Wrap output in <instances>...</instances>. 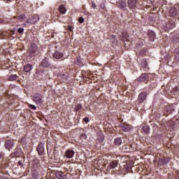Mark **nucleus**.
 I'll return each instance as SVG.
<instances>
[{"label":"nucleus","instance_id":"obj_5","mask_svg":"<svg viewBox=\"0 0 179 179\" xmlns=\"http://www.w3.org/2000/svg\"><path fill=\"white\" fill-rule=\"evenodd\" d=\"M174 27H176V18L170 20L164 27V29L165 31H169V30H171V29H174Z\"/></svg>","mask_w":179,"mask_h":179},{"label":"nucleus","instance_id":"obj_13","mask_svg":"<svg viewBox=\"0 0 179 179\" xmlns=\"http://www.w3.org/2000/svg\"><path fill=\"white\" fill-rule=\"evenodd\" d=\"M55 176L56 178H58V179H66V175H65V173H64L62 171H56L55 172Z\"/></svg>","mask_w":179,"mask_h":179},{"label":"nucleus","instance_id":"obj_3","mask_svg":"<svg viewBox=\"0 0 179 179\" xmlns=\"http://www.w3.org/2000/svg\"><path fill=\"white\" fill-rule=\"evenodd\" d=\"M39 67L45 68V69H48V68L51 67V62H50V59L48 57H45L41 59L39 62Z\"/></svg>","mask_w":179,"mask_h":179},{"label":"nucleus","instance_id":"obj_6","mask_svg":"<svg viewBox=\"0 0 179 179\" xmlns=\"http://www.w3.org/2000/svg\"><path fill=\"white\" fill-rule=\"evenodd\" d=\"M169 126L171 128H173V129H176V128H178L179 125V118L177 117H173L169 121Z\"/></svg>","mask_w":179,"mask_h":179},{"label":"nucleus","instance_id":"obj_50","mask_svg":"<svg viewBox=\"0 0 179 179\" xmlns=\"http://www.w3.org/2000/svg\"><path fill=\"white\" fill-rule=\"evenodd\" d=\"M7 1H10V0H7Z\"/></svg>","mask_w":179,"mask_h":179},{"label":"nucleus","instance_id":"obj_44","mask_svg":"<svg viewBox=\"0 0 179 179\" xmlns=\"http://www.w3.org/2000/svg\"><path fill=\"white\" fill-rule=\"evenodd\" d=\"M17 164H19V166H23V164L22 163L21 161H19V162H17Z\"/></svg>","mask_w":179,"mask_h":179},{"label":"nucleus","instance_id":"obj_37","mask_svg":"<svg viewBox=\"0 0 179 179\" xmlns=\"http://www.w3.org/2000/svg\"><path fill=\"white\" fill-rule=\"evenodd\" d=\"M23 31H24V29H23V28H19L17 29V33H19L20 34H22V33H23Z\"/></svg>","mask_w":179,"mask_h":179},{"label":"nucleus","instance_id":"obj_40","mask_svg":"<svg viewBox=\"0 0 179 179\" xmlns=\"http://www.w3.org/2000/svg\"><path fill=\"white\" fill-rule=\"evenodd\" d=\"M67 29L69 31H73V27L71 26V25H69L67 27Z\"/></svg>","mask_w":179,"mask_h":179},{"label":"nucleus","instance_id":"obj_35","mask_svg":"<svg viewBox=\"0 0 179 179\" xmlns=\"http://www.w3.org/2000/svg\"><path fill=\"white\" fill-rule=\"evenodd\" d=\"M29 107L31 108V110H37V107L33 104H29Z\"/></svg>","mask_w":179,"mask_h":179},{"label":"nucleus","instance_id":"obj_26","mask_svg":"<svg viewBox=\"0 0 179 179\" xmlns=\"http://www.w3.org/2000/svg\"><path fill=\"white\" fill-rule=\"evenodd\" d=\"M13 147V143H12V141L10 140H8L6 143V149H8V150H10V149H12Z\"/></svg>","mask_w":179,"mask_h":179},{"label":"nucleus","instance_id":"obj_14","mask_svg":"<svg viewBox=\"0 0 179 179\" xmlns=\"http://www.w3.org/2000/svg\"><path fill=\"white\" fill-rule=\"evenodd\" d=\"M149 79V74L148 73H144L141 75V76L137 79L138 82H145Z\"/></svg>","mask_w":179,"mask_h":179},{"label":"nucleus","instance_id":"obj_7","mask_svg":"<svg viewBox=\"0 0 179 179\" xmlns=\"http://www.w3.org/2000/svg\"><path fill=\"white\" fill-rule=\"evenodd\" d=\"M146 99H148V92H141L138 96V101L140 103H143V101H146Z\"/></svg>","mask_w":179,"mask_h":179},{"label":"nucleus","instance_id":"obj_9","mask_svg":"<svg viewBox=\"0 0 179 179\" xmlns=\"http://www.w3.org/2000/svg\"><path fill=\"white\" fill-rule=\"evenodd\" d=\"M36 151L38 152V155L39 156H43V155H44V143L39 142L36 148Z\"/></svg>","mask_w":179,"mask_h":179},{"label":"nucleus","instance_id":"obj_29","mask_svg":"<svg viewBox=\"0 0 179 179\" xmlns=\"http://www.w3.org/2000/svg\"><path fill=\"white\" fill-rule=\"evenodd\" d=\"M17 79V76L16 74H11L8 76V80H16Z\"/></svg>","mask_w":179,"mask_h":179},{"label":"nucleus","instance_id":"obj_12","mask_svg":"<svg viewBox=\"0 0 179 179\" xmlns=\"http://www.w3.org/2000/svg\"><path fill=\"white\" fill-rule=\"evenodd\" d=\"M31 69H33V64H27L23 67V72H25V73H31Z\"/></svg>","mask_w":179,"mask_h":179},{"label":"nucleus","instance_id":"obj_48","mask_svg":"<svg viewBox=\"0 0 179 179\" xmlns=\"http://www.w3.org/2000/svg\"><path fill=\"white\" fill-rule=\"evenodd\" d=\"M14 19H16V17H14Z\"/></svg>","mask_w":179,"mask_h":179},{"label":"nucleus","instance_id":"obj_42","mask_svg":"<svg viewBox=\"0 0 179 179\" xmlns=\"http://www.w3.org/2000/svg\"><path fill=\"white\" fill-rule=\"evenodd\" d=\"M92 6L93 8V9H96L97 8V5H96V3L94 2H92Z\"/></svg>","mask_w":179,"mask_h":179},{"label":"nucleus","instance_id":"obj_18","mask_svg":"<svg viewBox=\"0 0 179 179\" xmlns=\"http://www.w3.org/2000/svg\"><path fill=\"white\" fill-rule=\"evenodd\" d=\"M73 155H75V152L73 150H67L65 152V156L67 159H72V157H73Z\"/></svg>","mask_w":179,"mask_h":179},{"label":"nucleus","instance_id":"obj_2","mask_svg":"<svg viewBox=\"0 0 179 179\" xmlns=\"http://www.w3.org/2000/svg\"><path fill=\"white\" fill-rule=\"evenodd\" d=\"M44 96L40 93H36L32 96V100L36 103V104H38L39 106H41L43 103H44Z\"/></svg>","mask_w":179,"mask_h":179},{"label":"nucleus","instance_id":"obj_15","mask_svg":"<svg viewBox=\"0 0 179 179\" xmlns=\"http://www.w3.org/2000/svg\"><path fill=\"white\" fill-rule=\"evenodd\" d=\"M127 5L130 9H135L136 8V0H127Z\"/></svg>","mask_w":179,"mask_h":179},{"label":"nucleus","instance_id":"obj_25","mask_svg":"<svg viewBox=\"0 0 179 179\" xmlns=\"http://www.w3.org/2000/svg\"><path fill=\"white\" fill-rule=\"evenodd\" d=\"M174 59H176V61H179V48H176L174 51Z\"/></svg>","mask_w":179,"mask_h":179},{"label":"nucleus","instance_id":"obj_19","mask_svg":"<svg viewBox=\"0 0 179 179\" xmlns=\"http://www.w3.org/2000/svg\"><path fill=\"white\" fill-rule=\"evenodd\" d=\"M178 12L177 8H171L169 10V16H171V17H176L178 15Z\"/></svg>","mask_w":179,"mask_h":179},{"label":"nucleus","instance_id":"obj_4","mask_svg":"<svg viewBox=\"0 0 179 179\" xmlns=\"http://www.w3.org/2000/svg\"><path fill=\"white\" fill-rule=\"evenodd\" d=\"M135 149V145L132 144H126L122 147L121 150L125 153H131V152H134Z\"/></svg>","mask_w":179,"mask_h":179},{"label":"nucleus","instance_id":"obj_1","mask_svg":"<svg viewBox=\"0 0 179 179\" xmlns=\"http://www.w3.org/2000/svg\"><path fill=\"white\" fill-rule=\"evenodd\" d=\"M175 108L176 107H174V104L166 105L162 110L163 115L165 117H169L170 114H173Z\"/></svg>","mask_w":179,"mask_h":179},{"label":"nucleus","instance_id":"obj_10","mask_svg":"<svg viewBox=\"0 0 179 179\" xmlns=\"http://www.w3.org/2000/svg\"><path fill=\"white\" fill-rule=\"evenodd\" d=\"M120 128L122 131H123V132H129V131L132 129V127L131 126V124H128L127 123H122L120 125Z\"/></svg>","mask_w":179,"mask_h":179},{"label":"nucleus","instance_id":"obj_34","mask_svg":"<svg viewBox=\"0 0 179 179\" xmlns=\"http://www.w3.org/2000/svg\"><path fill=\"white\" fill-rule=\"evenodd\" d=\"M19 143H21V145H24L26 143V138H22L20 140L18 141Z\"/></svg>","mask_w":179,"mask_h":179},{"label":"nucleus","instance_id":"obj_46","mask_svg":"<svg viewBox=\"0 0 179 179\" xmlns=\"http://www.w3.org/2000/svg\"><path fill=\"white\" fill-rule=\"evenodd\" d=\"M101 142H104V137L101 138Z\"/></svg>","mask_w":179,"mask_h":179},{"label":"nucleus","instance_id":"obj_47","mask_svg":"<svg viewBox=\"0 0 179 179\" xmlns=\"http://www.w3.org/2000/svg\"><path fill=\"white\" fill-rule=\"evenodd\" d=\"M117 157H121V156L119 155V156H117Z\"/></svg>","mask_w":179,"mask_h":179},{"label":"nucleus","instance_id":"obj_27","mask_svg":"<svg viewBox=\"0 0 179 179\" xmlns=\"http://www.w3.org/2000/svg\"><path fill=\"white\" fill-rule=\"evenodd\" d=\"M36 78L38 80H43V78H44L45 73H36Z\"/></svg>","mask_w":179,"mask_h":179},{"label":"nucleus","instance_id":"obj_28","mask_svg":"<svg viewBox=\"0 0 179 179\" xmlns=\"http://www.w3.org/2000/svg\"><path fill=\"white\" fill-rule=\"evenodd\" d=\"M142 129L145 134H149L150 132V127L148 125L144 126Z\"/></svg>","mask_w":179,"mask_h":179},{"label":"nucleus","instance_id":"obj_8","mask_svg":"<svg viewBox=\"0 0 179 179\" xmlns=\"http://www.w3.org/2000/svg\"><path fill=\"white\" fill-rule=\"evenodd\" d=\"M170 157H164L162 158H159L158 160V165L159 166H165V164H169L170 163Z\"/></svg>","mask_w":179,"mask_h":179},{"label":"nucleus","instance_id":"obj_21","mask_svg":"<svg viewBox=\"0 0 179 179\" xmlns=\"http://www.w3.org/2000/svg\"><path fill=\"white\" fill-rule=\"evenodd\" d=\"M141 66L143 69H145V71H146V69L149 71V64L148 63V61H146V59H144L141 61Z\"/></svg>","mask_w":179,"mask_h":179},{"label":"nucleus","instance_id":"obj_49","mask_svg":"<svg viewBox=\"0 0 179 179\" xmlns=\"http://www.w3.org/2000/svg\"><path fill=\"white\" fill-rule=\"evenodd\" d=\"M0 179H2V177H0Z\"/></svg>","mask_w":179,"mask_h":179},{"label":"nucleus","instance_id":"obj_41","mask_svg":"<svg viewBox=\"0 0 179 179\" xmlns=\"http://www.w3.org/2000/svg\"><path fill=\"white\" fill-rule=\"evenodd\" d=\"M78 22H79V23H83L85 22V19L83 17H80L78 19Z\"/></svg>","mask_w":179,"mask_h":179},{"label":"nucleus","instance_id":"obj_11","mask_svg":"<svg viewBox=\"0 0 179 179\" xmlns=\"http://www.w3.org/2000/svg\"><path fill=\"white\" fill-rule=\"evenodd\" d=\"M117 6L120 8V9H122V10H127V3L122 0L117 2Z\"/></svg>","mask_w":179,"mask_h":179},{"label":"nucleus","instance_id":"obj_33","mask_svg":"<svg viewBox=\"0 0 179 179\" xmlns=\"http://www.w3.org/2000/svg\"><path fill=\"white\" fill-rule=\"evenodd\" d=\"M36 72H38V73H44L45 71L43 67H40V66H38V68L36 69Z\"/></svg>","mask_w":179,"mask_h":179},{"label":"nucleus","instance_id":"obj_16","mask_svg":"<svg viewBox=\"0 0 179 179\" xmlns=\"http://www.w3.org/2000/svg\"><path fill=\"white\" fill-rule=\"evenodd\" d=\"M113 145H115V146H121V145H122V138L116 137L114 139Z\"/></svg>","mask_w":179,"mask_h":179},{"label":"nucleus","instance_id":"obj_17","mask_svg":"<svg viewBox=\"0 0 179 179\" xmlns=\"http://www.w3.org/2000/svg\"><path fill=\"white\" fill-rule=\"evenodd\" d=\"M52 56L53 58H55L56 59H61V58L64 57V53L59 51H55V52L53 53Z\"/></svg>","mask_w":179,"mask_h":179},{"label":"nucleus","instance_id":"obj_38","mask_svg":"<svg viewBox=\"0 0 179 179\" xmlns=\"http://www.w3.org/2000/svg\"><path fill=\"white\" fill-rule=\"evenodd\" d=\"M83 121L84 122H85V124H87V123H89V122L90 121V120H89V117H85L83 120Z\"/></svg>","mask_w":179,"mask_h":179},{"label":"nucleus","instance_id":"obj_20","mask_svg":"<svg viewBox=\"0 0 179 179\" xmlns=\"http://www.w3.org/2000/svg\"><path fill=\"white\" fill-rule=\"evenodd\" d=\"M148 36L150 38V41H155V38H156V34L153 31H148Z\"/></svg>","mask_w":179,"mask_h":179},{"label":"nucleus","instance_id":"obj_24","mask_svg":"<svg viewBox=\"0 0 179 179\" xmlns=\"http://www.w3.org/2000/svg\"><path fill=\"white\" fill-rule=\"evenodd\" d=\"M119 162H120L119 159L112 161L110 164V169H115V167L118 166Z\"/></svg>","mask_w":179,"mask_h":179},{"label":"nucleus","instance_id":"obj_39","mask_svg":"<svg viewBox=\"0 0 179 179\" xmlns=\"http://www.w3.org/2000/svg\"><path fill=\"white\" fill-rule=\"evenodd\" d=\"M5 157V154H3V152H0V160H3Z\"/></svg>","mask_w":179,"mask_h":179},{"label":"nucleus","instance_id":"obj_43","mask_svg":"<svg viewBox=\"0 0 179 179\" xmlns=\"http://www.w3.org/2000/svg\"><path fill=\"white\" fill-rule=\"evenodd\" d=\"M101 9H105L106 8V5L101 4Z\"/></svg>","mask_w":179,"mask_h":179},{"label":"nucleus","instance_id":"obj_31","mask_svg":"<svg viewBox=\"0 0 179 179\" xmlns=\"http://www.w3.org/2000/svg\"><path fill=\"white\" fill-rule=\"evenodd\" d=\"M17 19H18L19 22H24V20H26V15H24L23 14L21 15H19L17 17Z\"/></svg>","mask_w":179,"mask_h":179},{"label":"nucleus","instance_id":"obj_36","mask_svg":"<svg viewBox=\"0 0 179 179\" xmlns=\"http://www.w3.org/2000/svg\"><path fill=\"white\" fill-rule=\"evenodd\" d=\"M173 43H179V38L177 36H175L173 38Z\"/></svg>","mask_w":179,"mask_h":179},{"label":"nucleus","instance_id":"obj_30","mask_svg":"<svg viewBox=\"0 0 179 179\" xmlns=\"http://www.w3.org/2000/svg\"><path fill=\"white\" fill-rule=\"evenodd\" d=\"M74 110L76 111V113H78V111H80V110H82V104L77 103L75 106Z\"/></svg>","mask_w":179,"mask_h":179},{"label":"nucleus","instance_id":"obj_22","mask_svg":"<svg viewBox=\"0 0 179 179\" xmlns=\"http://www.w3.org/2000/svg\"><path fill=\"white\" fill-rule=\"evenodd\" d=\"M38 20H40V17H38V16H35L32 19L27 20V23L34 24V23H37V22H38Z\"/></svg>","mask_w":179,"mask_h":179},{"label":"nucleus","instance_id":"obj_23","mask_svg":"<svg viewBox=\"0 0 179 179\" xmlns=\"http://www.w3.org/2000/svg\"><path fill=\"white\" fill-rule=\"evenodd\" d=\"M59 11L62 13V15H65L66 13V8H65V5L61 4L59 6Z\"/></svg>","mask_w":179,"mask_h":179},{"label":"nucleus","instance_id":"obj_45","mask_svg":"<svg viewBox=\"0 0 179 179\" xmlns=\"http://www.w3.org/2000/svg\"><path fill=\"white\" fill-rule=\"evenodd\" d=\"M173 90H174V92H177V90H178V89L177 88V87H175L173 88Z\"/></svg>","mask_w":179,"mask_h":179},{"label":"nucleus","instance_id":"obj_32","mask_svg":"<svg viewBox=\"0 0 179 179\" xmlns=\"http://www.w3.org/2000/svg\"><path fill=\"white\" fill-rule=\"evenodd\" d=\"M60 78H62L64 80H68L69 77L68 76V73H62L60 74Z\"/></svg>","mask_w":179,"mask_h":179}]
</instances>
